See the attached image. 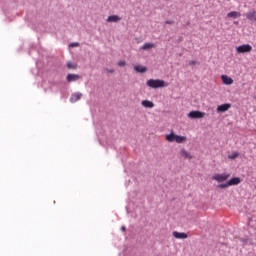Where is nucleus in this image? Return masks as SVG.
<instances>
[{
  "mask_svg": "<svg viewBox=\"0 0 256 256\" xmlns=\"http://www.w3.org/2000/svg\"><path fill=\"white\" fill-rule=\"evenodd\" d=\"M166 141L169 143H185L187 141V137L185 136H179L173 132L166 135Z\"/></svg>",
  "mask_w": 256,
  "mask_h": 256,
  "instance_id": "obj_2",
  "label": "nucleus"
},
{
  "mask_svg": "<svg viewBox=\"0 0 256 256\" xmlns=\"http://www.w3.org/2000/svg\"><path fill=\"white\" fill-rule=\"evenodd\" d=\"M245 16L249 21L256 22V10L249 11Z\"/></svg>",
  "mask_w": 256,
  "mask_h": 256,
  "instance_id": "obj_9",
  "label": "nucleus"
},
{
  "mask_svg": "<svg viewBox=\"0 0 256 256\" xmlns=\"http://www.w3.org/2000/svg\"><path fill=\"white\" fill-rule=\"evenodd\" d=\"M142 106H143V107H146V109H153V107H155V104H153L152 101L143 100V101H142Z\"/></svg>",
  "mask_w": 256,
  "mask_h": 256,
  "instance_id": "obj_15",
  "label": "nucleus"
},
{
  "mask_svg": "<svg viewBox=\"0 0 256 256\" xmlns=\"http://www.w3.org/2000/svg\"><path fill=\"white\" fill-rule=\"evenodd\" d=\"M228 185H230V187H233L234 185H239V183H241V178L239 177H233L230 180H228Z\"/></svg>",
  "mask_w": 256,
  "mask_h": 256,
  "instance_id": "obj_13",
  "label": "nucleus"
},
{
  "mask_svg": "<svg viewBox=\"0 0 256 256\" xmlns=\"http://www.w3.org/2000/svg\"><path fill=\"white\" fill-rule=\"evenodd\" d=\"M237 53H251L253 51V47L249 44H243L236 48Z\"/></svg>",
  "mask_w": 256,
  "mask_h": 256,
  "instance_id": "obj_5",
  "label": "nucleus"
},
{
  "mask_svg": "<svg viewBox=\"0 0 256 256\" xmlns=\"http://www.w3.org/2000/svg\"><path fill=\"white\" fill-rule=\"evenodd\" d=\"M108 73H115L114 69H107Z\"/></svg>",
  "mask_w": 256,
  "mask_h": 256,
  "instance_id": "obj_26",
  "label": "nucleus"
},
{
  "mask_svg": "<svg viewBox=\"0 0 256 256\" xmlns=\"http://www.w3.org/2000/svg\"><path fill=\"white\" fill-rule=\"evenodd\" d=\"M230 107V103L221 104L217 107L216 111L217 113H225V111H229Z\"/></svg>",
  "mask_w": 256,
  "mask_h": 256,
  "instance_id": "obj_6",
  "label": "nucleus"
},
{
  "mask_svg": "<svg viewBox=\"0 0 256 256\" xmlns=\"http://www.w3.org/2000/svg\"><path fill=\"white\" fill-rule=\"evenodd\" d=\"M229 177H231V174L225 172L222 174H214L212 176V179L214 181H217L218 183H223L224 181H227V179H229Z\"/></svg>",
  "mask_w": 256,
  "mask_h": 256,
  "instance_id": "obj_3",
  "label": "nucleus"
},
{
  "mask_svg": "<svg viewBox=\"0 0 256 256\" xmlns=\"http://www.w3.org/2000/svg\"><path fill=\"white\" fill-rule=\"evenodd\" d=\"M118 65H119V67H125V65H127V62L121 60L118 62Z\"/></svg>",
  "mask_w": 256,
  "mask_h": 256,
  "instance_id": "obj_22",
  "label": "nucleus"
},
{
  "mask_svg": "<svg viewBox=\"0 0 256 256\" xmlns=\"http://www.w3.org/2000/svg\"><path fill=\"white\" fill-rule=\"evenodd\" d=\"M66 79L68 83H73L74 81H79V79H81V76H79V74H68Z\"/></svg>",
  "mask_w": 256,
  "mask_h": 256,
  "instance_id": "obj_8",
  "label": "nucleus"
},
{
  "mask_svg": "<svg viewBox=\"0 0 256 256\" xmlns=\"http://www.w3.org/2000/svg\"><path fill=\"white\" fill-rule=\"evenodd\" d=\"M134 70L136 71V73H147V67L142 65L134 66Z\"/></svg>",
  "mask_w": 256,
  "mask_h": 256,
  "instance_id": "obj_14",
  "label": "nucleus"
},
{
  "mask_svg": "<svg viewBox=\"0 0 256 256\" xmlns=\"http://www.w3.org/2000/svg\"><path fill=\"white\" fill-rule=\"evenodd\" d=\"M70 47H79V42H74L70 44Z\"/></svg>",
  "mask_w": 256,
  "mask_h": 256,
  "instance_id": "obj_23",
  "label": "nucleus"
},
{
  "mask_svg": "<svg viewBox=\"0 0 256 256\" xmlns=\"http://www.w3.org/2000/svg\"><path fill=\"white\" fill-rule=\"evenodd\" d=\"M188 117L189 119H203V117H205V112L199 110L190 111Z\"/></svg>",
  "mask_w": 256,
  "mask_h": 256,
  "instance_id": "obj_4",
  "label": "nucleus"
},
{
  "mask_svg": "<svg viewBox=\"0 0 256 256\" xmlns=\"http://www.w3.org/2000/svg\"><path fill=\"white\" fill-rule=\"evenodd\" d=\"M240 16H241V13L237 11H232L227 14V17H230L232 19H237V17H240Z\"/></svg>",
  "mask_w": 256,
  "mask_h": 256,
  "instance_id": "obj_17",
  "label": "nucleus"
},
{
  "mask_svg": "<svg viewBox=\"0 0 256 256\" xmlns=\"http://www.w3.org/2000/svg\"><path fill=\"white\" fill-rule=\"evenodd\" d=\"M165 25H173V21L167 20V21L165 22Z\"/></svg>",
  "mask_w": 256,
  "mask_h": 256,
  "instance_id": "obj_24",
  "label": "nucleus"
},
{
  "mask_svg": "<svg viewBox=\"0 0 256 256\" xmlns=\"http://www.w3.org/2000/svg\"><path fill=\"white\" fill-rule=\"evenodd\" d=\"M173 237H175V239H187L188 236H187V233H185V232L174 231Z\"/></svg>",
  "mask_w": 256,
  "mask_h": 256,
  "instance_id": "obj_10",
  "label": "nucleus"
},
{
  "mask_svg": "<svg viewBox=\"0 0 256 256\" xmlns=\"http://www.w3.org/2000/svg\"><path fill=\"white\" fill-rule=\"evenodd\" d=\"M146 85L148 87H151V89H159L162 87L169 86V84L165 83V80H161V79H149L147 80Z\"/></svg>",
  "mask_w": 256,
  "mask_h": 256,
  "instance_id": "obj_1",
  "label": "nucleus"
},
{
  "mask_svg": "<svg viewBox=\"0 0 256 256\" xmlns=\"http://www.w3.org/2000/svg\"><path fill=\"white\" fill-rule=\"evenodd\" d=\"M68 69H77V64L73 62H67Z\"/></svg>",
  "mask_w": 256,
  "mask_h": 256,
  "instance_id": "obj_21",
  "label": "nucleus"
},
{
  "mask_svg": "<svg viewBox=\"0 0 256 256\" xmlns=\"http://www.w3.org/2000/svg\"><path fill=\"white\" fill-rule=\"evenodd\" d=\"M155 48V44L153 43H145L143 46H141L142 51H148V49Z\"/></svg>",
  "mask_w": 256,
  "mask_h": 256,
  "instance_id": "obj_16",
  "label": "nucleus"
},
{
  "mask_svg": "<svg viewBox=\"0 0 256 256\" xmlns=\"http://www.w3.org/2000/svg\"><path fill=\"white\" fill-rule=\"evenodd\" d=\"M81 97H83L81 92L73 93L70 97V103H77V101L81 100Z\"/></svg>",
  "mask_w": 256,
  "mask_h": 256,
  "instance_id": "obj_7",
  "label": "nucleus"
},
{
  "mask_svg": "<svg viewBox=\"0 0 256 256\" xmlns=\"http://www.w3.org/2000/svg\"><path fill=\"white\" fill-rule=\"evenodd\" d=\"M126 229H127V228H126L125 226H122V227H121V230H122V231H126Z\"/></svg>",
  "mask_w": 256,
  "mask_h": 256,
  "instance_id": "obj_27",
  "label": "nucleus"
},
{
  "mask_svg": "<svg viewBox=\"0 0 256 256\" xmlns=\"http://www.w3.org/2000/svg\"><path fill=\"white\" fill-rule=\"evenodd\" d=\"M239 157V152H233L232 154L228 155V159H237Z\"/></svg>",
  "mask_w": 256,
  "mask_h": 256,
  "instance_id": "obj_19",
  "label": "nucleus"
},
{
  "mask_svg": "<svg viewBox=\"0 0 256 256\" xmlns=\"http://www.w3.org/2000/svg\"><path fill=\"white\" fill-rule=\"evenodd\" d=\"M219 189H227V187H231V185L229 184V181L223 184H219L218 185Z\"/></svg>",
  "mask_w": 256,
  "mask_h": 256,
  "instance_id": "obj_20",
  "label": "nucleus"
},
{
  "mask_svg": "<svg viewBox=\"0 0 256 256\" xmlns=\"http://www.w3.org/2000/svg\"><path fill=\"white\" fill-rule=\"evenodd\" d=\"M180 155L181 157H184V159H191V155L185 149H182L180 151Z\"/></svg>",
  "mask_w": 256,
  "mask_h": 256,
  "instance_id": "obj_18",
  "label": "nucleus"
},
{
  "mask_svg": "<svg viewBox=\"0 0 256 256\" xmlns=\"http://www.w3.org/2000/svg\"><path fill=\"white\" fill-rule=\"evenodd\" d=\"M221 79H222L224 85H233V78H231L227 75H222Z\"/></svg>",
  "mask_w": 256,
  "mask_h": 256,
  "instance_id": "obj_12",
  "label": "nucleus"
},
{
  "mask_svg": "<svg viewBox=\"0 0 256 256\" xmlns=\"http://www.w3.org/2000/svg\"><path fill=\"white\" fill-rule=\"evenodd\" d=\"M107 23H118V21H121V17L118 15H111L107 18Z\"/></svg>",
  "mask_w": 256,
  "mask_h": 256,
  "instance_id": "obj_11",
  "label": "nucleus"
},
{
  "mask_svg": "<svg viewBox=\"0 0 256 256\" xmlns=\"http://www.w3.org/2000/svg\"><path fill=\"white\" fill-rule=\"evenodd\" d=\"M189 65H197V61L192 60V61L189 62Z\"/></svg>",
  "mask_w": 256,
  "mask_h": 256,
  "instance_id": "obj_25",
  "label": "nucleus"
}]
</instances>
